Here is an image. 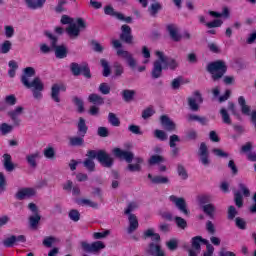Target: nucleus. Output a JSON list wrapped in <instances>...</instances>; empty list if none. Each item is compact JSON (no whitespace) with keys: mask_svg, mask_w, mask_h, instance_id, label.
<instances>
[{"mask_svg":"<svg viewBox=\"0 0 256 256\" xmlns=\"http://www.w3.org/2000/svg\"><path fill=\"white\" fill-rule=\"evenodd\" d=\"M135 164H129L127 169L131 173L139 172L141 171V164H143V158L136 157L134 158Z\"/></svg>","mask_w":256,"mask_h":256,"instance_id":"28","label":"nucleus"},{"mask_svg":"<svg viewBox=\"0 0 256 256\" xmlns=\"http://www.w3.org/2000/svg\"><path fill=\"white\" fill-rule=\"evenodd\" d=\"M22 81L26 89H32L34 99H36L37 101H41V99H43L42 91L45 89V86L43 85V82H41L40 77L34 78L32 82H29V80L24 77Z\"/></svg>","mask_w":256,"mask_h":256,"instance_id":"4","label":"nucleus"},{"mask_svg":"<svg viewBox=\"0 0 256 256\" xmlns=\"http://www.w3.org/2000/svg\"><path fill=\"white\" fill-rule=\"evenodd\" d=\"M234 202L239 208L243 207V195H241V192L237 191L234 193Z\"/></svg>","mask_w":256,"mask_h":256,"instance_id":"56","label":"nucleus"},{"mask_svg":"<svg viewBox=\"0 0 256 256\" xmlns=\"http://www.w3.org/2000/svg\"><path fill=\"white\" fill-rule=\"evenodd\" d=\"M47 2V0H25V3L28 7V9H41L45 3Z\"/></svg>","mask_w":256,"mask_h":256,"instance_id":"24","label":"nucleus"},{"mask_svg":"<svg viewBox=\"0 0 256 256\" xmlns=\"http://www.w3.org/2000/svg\"><path fill=\"white\" fill-rule=\"evenodd\" d=\"M11 47H13L11 41L5 40L0 47V53H2L3 55H7V53L11 51Z\"/></svg>","mask_w":256,"mask_h":256,"instance_id":"44","label":"nucleus"},{"mask_svg":"<svg viewBox=\"0 0 256 256\" xmlns=\"http://www.w3.org/2000/svg\"><path fill=\"white\" fill-rule=\"evenodd\" d=\"M40 51L44 55H47V54L51 53V51H53V44L50 43V46L47 45L46 43L40 44Z\"/></svg>","mask_w":256,"mask_h":256,"instance_id":"60","label":"nucleus"},{"mask_svg":"<svg viewBox=\"0 0 256 256\" xmlns=\"http://www.w3.org/2000/svg\"><path fill=\"white\" fill-rule=\"evenodd\" d=\"M155 55L160 59L161 63L165 65L168 69H171V71H175L179 67V63H177V60L174 58H169L165 56V54L161 51H156Z\"/></svg>","mask_w":256,"mask_h":256,"instance_id":"11","label":"nucleus"},{"mask_svg":"<svg viewBox=\"0 0 256 256\" xmlns=\"http://www.w3.org/2000/svg\"><path fill=\"white\" fill-rule=\"evenodd\" d=\"M35 193L36 192L34 188H22L18 190V192L15 194V197L18 199V201H23V199L34 197Z\"/></svg>","mask_w":256,"mask_h":256,"instance_id":"15","label":"nucleus"},{"mask_svg":"<svg viewBox=\"0 0 256 256\" xmlns=\"http://www.w3.org/2000/svg\"><path fill=\"white\" fill-rule=\"evenodd\" d=\"M77 128H78V135H80L81 137H85V135H87V131H89V127L87 126V123L85 122L83 117L79 118Z\"/></svg>","mask_w":256,"mask_h":256,"instance_id":"26","label":"nucleus"},{"mask_svg":"<svg viewBox=\"0 0 256 256\" xmlns=\"http://www.w3.org/2000/svg\"><path fill=\"white\" fill-rule=\"evenodd\" d=\"M44 157H46V159H55V148L54 147L45 148Z\"/></svg>","mask_w":256,"mask_h":256,"instance_id":"57","label":"nucleus"},{"mask_svg":"<svg viewBox=\"0 0 256 256\" xmlns=\"http://www.w3.org/2000/svg\"><path fill=\"white\" fill-rule=\"evenodd\" d=\"M221 25H223V20H221V19H214L213 21L206 23V27H208V29H214L215 27H221Z\"/></svg>","mask_w":256,"mask_h":256,"instance_id":"59","label":"nucleus"},{"mask_svg":"<svg viewBox=\"0 0 256 256\" xmlns=\"http://www.w3.org/2000/svg\"><path fill=\"white\" fill-rule=\"evenodd\" d=\"M44 35L45 37H47L48 41L52 43V49L55 53V57L57 59H65V57H67V54L69 53L67 46H65L64 44L57 45V43H59V38L50 31H45Z\"/></svg>","mask_w":256,"mask_h":256,"instance_id":"2","label":"nucleus"},{"mask_svg":"<svg viewBox=\"0 0 256 256\" xmlns=\"http://www.w3.org/2000/svg\"><path fill=\"white\" fill-rule=\"evenodd\" d=\"M143 237L144 239L151 238V241H154L155 243H159V241H161V235H159V233H155V229L153 228L144 231Z\"/></svg>","mask_w":256,"mask_h":256,"instance_id":"22","label":"nucleus"},{"mask_svg":"<svg viewBox=\"0 0 256 256\" xmlns=\"http://www.w3.org/2000/svg\"><path fill=\"white\" fill-rule=\"evenodd\" d=\"M83 166L85 167V169H87V171H89L90 173H93V171H95V161H93L92 159H88L86 158L83 162Z\"/></svg>","mask_w":256,"mask_h":256,"instance_id":"53","label":"nucleus"},{"mask_svg":"<svg viewBox=\"0 0 256 256\" xmlns=\"http://www.w3.org/2000/svg\"><path fill=\"white\" fill-rule=\"evenodd\" d=\"M148 255L151 256H165V251L161 248V245L151 242L147 249Z\"/></svg>","mask_w":256,"mask_h":256,"instance_id":"17","label":"nucleus"},{"mask_svg":"<svg viewBox=\"0 0 256 256\" xmlns=\"http://www.w3.org/2000/svg\"><path fill=\"white\" fill-rule=\"evenodd\" d=\"M0 131L2 135H7L8 133H11L13 131V126L7 124V123H2L0 125Z\"/></svg>","mask_w":256,"mask_h":256,"instance_id":"61","label":"nucleus"},{"mask_svg":"<svg viewBox=\"0 0 256 256\" xmlns=\"http://www.w3.org/2000/svg\"><path fill=\"white\" fill-rule=\"evenodd\" d=\"M208 242H209V240L204 239L201 236H195L191 240L192 249H194L195 251H197L199 253V251H201V243L203 245H207Z\"/></svg>","mask_w":256,"mask_h":256,"instance_id":"21","label":"nucleus"},{"mask_svg":"<svg viewBox=\"0 0 256 256\" xmlns=\"http://www.w3.org/2000/svg\"><path fill=\"white\" fill-rule=\"evenodd\" d=\"M121 31L120 41H122V43H126L127 45H131L133 43L131 26L124 24L121 26Z\"/></svg>","mask_w":256,"mask_h":256,"instance_id":"12","label":"nucleus"},{"mask_svg":"<svg viewBox=\"0 0 256 256\" xmlns=\"http://www.w3.org/2000/svg\"><path fill=\"white\" fill-rule=\"evenodd\" d=\"M238 105H240L243 115H247V116L251 115V107L247 105V101L245 100V97L240 96L238 98Z\"/></svg>","mask_w":256,"mask_h":256,"instance_id":"27","label":"nucleus"},{"mask_svg":"<svg viewBox=\"0 0 256 256\" xmlns=\"http://www.w3.org/2000/svg\"><path fill=\"white\" fill-rule=\"evenodd\" d=\"M101 66L103 67V77H109L111 75V66L105 59L100 60Z\"/></svg>","mask_w":256,"mask_h":256,"instance_id":"43","label":"nucleus"},{"mask_svg":"<svg viewBox=\"0 0 256 256\" xmlns=\"http://www.w3.org/2000/svg\"><path fill=\"white\" fill-rule=\"evenodd\" d=\"M177 173L181 179L186 181V179H189V174L187 173V170L185 169V166L183 164H178L177 166Z\"/></svg>","mask_w":256,"mask_h":256,"instance_id":"49","label":"nucleus"},{"mask_svg":"<svg viewBox=\"0 0 256 256\" xmlns=\"http://www.w3.org/2000/svg\"><path fill=\"white\" fill-rule=\"evenodd\" d=\"M23 111V106H17L14 110L8 112V116L12 119L14 125H20L21 120L19 119V115H21Z\"/></svg>","mask_w":256,"mask_h":256,"instance_id":"18","label":"nucleus"},{"mask_svg":"<svg viewBox=\"0 0 256 256\" xmlns=\"http://www.w3.org/2000/svg\"><path fill=\"white\" fill-rule=\"evenodd\" d=\"M207 71L210 73L213 81H219V79H223L225 73H227V64H225L223 60L210 62L207 65Z\"/></svg>","mask_w":256,"mask_h":256,"instance_id":"1","label":"nucleus"},{"mask_svg":"<svg viewBox=\"0 0 256 256\" xmlns=\"http://www.w3.org/2000/svg\"><path fill=\"white\" fill-rule=\"evenodd\" d=\"M161 61L156 60L154 62V66L152 69V79H159L161 75L163 74V66L161 65Z\"/></svg>","mask_w":256,"mask_h":256,"instance_id":"23","label":"nucleus"},{"mask_svg":"<svg viewBox=\"0 0 256 256\" xmlns=\"http://www.w3.org/2000/svg\"><path fill=\"white\" fill-rule=\"evenodd\" d=\"M188 121L191 123L192 121H197L198 123H200V125L205 126V125H209V118L205 117V116H199V115H195V114H189L188 115Z\"/></svg>","mask_w":256,"mask_h":256,"instance_id":"25","label":"nucleus"},{"mask_svg":"<svg viewBox=\"0 0 256 256\" xmlns=\"http://www.w3.org/2000/svg\"><path fill=\"white\" fill-rule=\"evenodd\" d=\"M199 162L204 167H209L211 165V156L209 154V148L205 142H201L198 149Z\"/></svg>","mask_w":256,"mask_h":256,"instance_id":"8","label":"nucleus"},{"mask_svg":"<svg viewBox=\"0 0 256 256\" xmlns=\"http://www.w3.org/2000/svg\"><path fill=\"white\" fill-rule=\"evenodd\" d=\"M77 24H70L66 28V33L69 35L70 39H77L81 34V29H87V22L83 18L76 19Z\"/></svg>","mask_w":256,"mask_h":256,"instance_id":"6","label":"nucleus"},{"mask_svg":"<svg viewBox=\"0 0 256 256\" xmlns=\"http://www.w3.org/2000/svg\"><path fill=\"white\" fill-rule=\"evenodd\" d=\"M237 208H235V206H229L228 207V219L230 221H233V219H235V217H237Z\"/></svg>","mask_w":256,"mask_h":256,"instance_id":"64","label":"nucleus"},{"mask_svg":"<svg viewBox=\"0 0 256 256\" xmlns=\"http://www.w3.org/2000/svg\"><path fill=\"white\" fill-rule=\"evenodd\" d=\"M166 247L169 251H177L179 247V241L175 238H172L166 242Z\"/></svg>","mask_w":256,"mask_h":256,"instance_id":"48","label":"nucleus"},{"mask_svg":"<svg viewBox=\"0 0 256 256\" xmlns=\"http://www.w3.org/2000/svg\"><path fill=\"white\" fill-rule=\"evenodd\" d=\"M68 217L71 221H74V223H77L81 219V213H79V210L72 209L68 213Z\"/></svg>","mask_w":256,"mask_h":256,"instance_id":"45","label":"nucleus"},{"mask_svg":"<svg viewBox=\"0 0 256 256\" xmlns=\"http://www.w3.org/2000/svg\"><path fill=\"white\" fill-rule=\"evenodd\" d=\"M77 203L81 205V207H92V209H97V207H99V204H97L96 202L85 198L78 200Z\"/></svg>","mask_w":256,"mask_h":256,"instance_id":"37","label":"nucleus"},{"mask_svg":"<svg viewBox=\"0 0 256 256\" xmlns=\"http://www.w3.org/2000/svg\"><path fill=\"white\" fill-rule=\"evenodd\" d=\"M137 203L136 202H130L127 205V208L124 210V215H128V217H131L133 215V211L137 209Z\"/></svg>","mask_w":256,"mask_h":256,"instance_id":"54","label":"nucleus"},{"mask_svg":"<svg viewBox=\"0 0 256 256\" xmlns=\"http://www.w3.org/2000/svg\"><path fill=\"white\" fill-rule=\"evenodd\" d=\"M148 179H150L153 185H167L169 183V178L167 176L148 174Z\"/></svg>","mask_w":256,"mask_h":256,"instance_id":"19","label":"nucleus"},{"mask_svg":"<svg viewBox=\"0 0 256 256\" xmlns=\"http://www.w3.org/2000/svg\"><path fill=\"white\" fill-rule=\"evenodd\" d=\"M166 31L172 41L175 43H179L183 36L179 33V27L176 24H168L166 25Z\"/></svg>","mask_w":256,"mask_h":256,"instance_id":"14","label":"nucleus"},{"mask_svg":"<svg viewBox=\"0 0 256 256\" xmlns=\"http://www.w3.org/2000/svg\"><path fill=\"white\" fill-rule=\"evenodd\" d=\"M201 209L203 213H205V215L210 217V219H213V217H215L216 208L214 204L210 203V204L203 205Z\"/></svg>","mask_w":256,"mask_h":256,"instance_id":"32","label":"nucleus"},{"mask_svg":"<svg viewBox=\"0 0 256 256\" xmlns=\"http://www.w3.org/2000/svg\"><path fill=\"white\" fill-rule=\"evenodd\" d=\"M88 101L93 105H104L105 103V100L103 99V97L95 93H92L88 96Z\"/></svg>","mask_w":256,"mask_h":256,"instance_id":"35","label":"nucleus"},{"mask_svg":"<svg viewBox=\"0 0 256 256\" xmlns=\"http://www.w3.org/2000/svg\"><path fill=\"white\" fill-rule=\"evenodd\" d=\"M135 93V90L125 89L122 91V98L126 103H129V101H133L135 98Z\"/></svg>","mask_w":256,"mask_h":256,"instance_id":"36","label":"nucleus"},{"mask_svg":"<svg viewBox=\"0 0 256 256\" xmlns=\"http://www.w3.org/2000/svg\"><path fill=\"white\" fill-rule=\"evenodd\" d=\"M85 139L83 136H73L69 138L70 147H82L84 145Z\"/></svg>","mask_w":256,"mask_h":256,"instance_id":"30","label":"nucleus"},{"mask_svg":"<svg viewBox=\"0 0 256 256\" xmlns=\"http://www.w3.org/2000/svg\"><path fill=\"white\" fill-rule=\"evenodd\" d=\"M39 221H41V215L39 214H35L29 217V223L32 229H37V226L39 225Z\"/></svg>","mask_w":256,"mask_h":256,"instance_id":"51","label":"nucleus"},{"mask_svg":"<svg viewBox=\"0 0 256 256\" xmlns=\"http://www.w3.org/2000/svg\"><path fill=\"white\" fill-rule=\"evenodd\" d=\"M160 124L166 131L171 132L177 129V125L175 124V122H173V120H171V118H169V116L167 115L160 116Z\"/></svg>","mask_w":256,"mask_h":256,"instance_id":"16","label":"nucleus"},{"mask_svg":"<svg viewBox=\"0 0 256 256\" xmlns=\"http://www.w3.org/2000/svg\"><path fill=\"white\" fill-rule=\"evenodd\" d=\"M38 157H39V152L26 156V161L30 165V167H33V168L37 167Z\"/></svg>","mask_w":256,"mask_h":256,"instance_id":"38","label":"nucleus"},{"mask_svg":"<svg viewBox=\"0 0 256 256\" xmlns=\"http://www.w3.org/2000/svg\"><path fill=\"white\" fill-rule=\"evenodd\" d=\"M128 221L129 227L127 229V233L131 235V233L139 229V220L137 219V216H135V214H130V216H128Z\"/></svg>","mask_w":256,"mask_h":256,"instance_id":"20","label":"nucleus"},{"mask_svg":"<svg viewBox=\"0 0 256 256\" xmlns=\"http://www.w3.org/2000/svg\"><path fill=\"white\" fill-rule=\"evenodd\" d=\"M174 223L177 225L178 229H187V220L181 216L174 217Z\"/></svg>","mask_w":256,"mask_h":256,"instance_id":"46","label":"nucleus"},{"mask_svg":"<svg viewBox=\"0 0 256 256\" xmlns=\"http://www.w3.org/2000/svg\"><path fill=\"white\" fill-rule=\"evenodd\" d=\"M188 105L191 111H199V104L197 103V100L195 98H188Z\"/></svg>","mask_w":256,"mask_h":256,"instance_id":"62","label":"nucleus"},{"mask_svg":"<svg viewBox=\"0 0 256 256\" xmlns=\"http://www.w3.org/2000/svg\"><path fill=\"white\" fill-rule=\"evenodd\" d=\"M108 122L112 127H119L121 125V121L117 118V115L113 112L108 114Z\"/></svg>","mask_w":256,"mask_h":256,"instance_id":"39","label":"nucleus"},{"mask_svg":"<svg viewBox=\"0 0 256 256\" xmlns=\"http://www.w3.org/2000/svg\"><path fill=\"white\" fill-rule=\"evenodd\" d=\"M161 9H163L161 4H159V2H156V3L151 4L148 11H149L151 17H155L157 15V13H159V11H161Z\"/></svg>","mask_w":256,"mask_h":256,"instance_id":"40","label":"nucleus"},{"mask_svg":"<svg viewBox=\"0 0 256 256\" xmlns=\"http://www.w3.org/2000/svg\"><path fill=\"white\" fill-rule=\"evenodd\" d=\"M72 101H73L74 105H76V107H78V113H83V111H85V105L81 98L74 96Z\"/></svg>","mask_w":256,"mask_h":256,"instance_id":"50","label":"nucleus"},{"mask_svg":"<svg viewBox=\"0 0 256 256\" xmlns=\"http://www.w3.org/2000/svg\"><path fill=\"white\" fill-rule=\"evenodd\" d=\"M198 205L203 207V205H209L213 201V196L211 194H201L197 197Z\"/></svg>","mask_w":256,"mask_h":256,"instance_id":"31","label":"nucleus"},{"mask_svg":"<svg viewBox=\"0 0 256 256\" xmlns=\"http://www.w3.org/2000/svg\"><path fill=\"white\" fill-rule=\"evenodd\" d=\"M165 161V158L161 155H152L148 160V165H157L159 163H163Z\"/></svg>","mask_w":256,"mask_h":256,"instance_id":"47","label":"nucleus"},{"mask_svg":"<svg viewBox=\"0 0 256 256\" xmlns=\"http://www.w3.org/2000/svg\"><path fill=\"white\" fill-rule=\"evenodd\" d=\"M104 13L110 17H116V19H123V14L121 12L115 11V8H113L111 5L104 7Z\"/></svg>","mask_w":256,"mask_h":256,"instance_id":"29","label":"nucleus"},{"mask_svg":"<svg viewBox=\"0 0 256 256\" xmlns=\"http://www.w3.org/2000/svg\"><path fill=\"white\" fill-rule=\"evenodd\" d=\"M81 247L85 253H99L101 249H105V243L102 241H95L91 244L87 242H81Z\"/></svg>","mask_w":256,"mask_h":256,"instance_id":"10","label":"nucleus"},{"mask_svg":"<svg viewBox=\"0 0 256 256\" xmlns=\"http://www.w3.org/2000/svg\"><path fill=\"white\" fill-rule=\"evenodd\" d=\"M112 45L114 49H118L116 52L118 57H123V59H126L130 69H135V67H137V61L135 60V58H133V55L129 53V51L121 49V47H123L121 41L113 40Z\"/></svg>","mask_w":256,"mask_h":256,"instance_id":"5","label":"nucleus"},{"mask_svg":"<svg viewBox=\"0 0 256 256\" xmlns=\"http://www.w3.org/2000/svg\"><path fill=\"white\" fill-rule=\"evenodd\" d=\"M98 91L102 94V95H109V93H111V86H109V84L103 82L99 85Z\"/></svg>","mask_w":256,"mask_h":256,"instance_id":"55","label":"nucleus"},{"mask_svg":"<svg viewBox=\"0 0 256 256\" xmlns=\"http://www.w3.org/2000/svg\"><path fill=\"white\" fill-rule=\"evenodd\" d=\"M220 115H221L222 121H223V123H225V125H231V116H229V112H227V109L222 108L220 110Z\"/></svg>","mask_w":256,"mask_h":256,"instance_id":"52","label":"nucleus"},{"mask_svg":"<svg viewBox=\"0 0 256 256\" xmlns=\"http://www.w3.org/2000/svg\"><path fill=\"white\" fill-rule=\"evenodd\" d=\"M169 200L172 203H174V205L178 208L180 213H182L186 217H189V215H191V211H189V208H187V201H185V198L183 197L178 198L175 195H171L169 197Z\"/></svg>","mask_w":256,"mask_h":256,"instance_id":"9","label":"nucleus"},{"mask_svg":"<svg viewBox=\"0 0 256 256\" xmlns=\"http://www.w3.org/2000/svg\"><path fill=\"white\" fill-rule=\"evenodd\" d=\"M113 154L118 159H124L126 163H133V159H135V155L131 151L122 150L121 148H114Z\"/></svg>","mask_w":256,"mask_h":256,"instance_id":"13","label":"nucleus"},{"mask_svg":"<svg viewBox=\"0 0 256 256\" xmlns=\"http://www.w3.org/2000/svg\"><path fill=\"white\" fill-rule=\"evenodd\" d=\"M4 247L11 248L17 245V236L12 235L3 241Z\"/></svg>","mask_w":256,"mask_h":256,"instance_id":"41","label":"nucleus"},{"mask_svg":"<svg viewBox=\"0 0 256 256\" xmlns=\"http://www.w3.org/2000/svg\"><path fill=\"white\" fill-rule=\"evenodd\" d=\"M59 93H61V88H59V84L52 85L51 99L52 101H55V103H61V98L59 97Z\"/></svg>","mask_w":256,"mask_h":256,"instance_id":"33","label":"nucleus"},{"mask_svg":"<svg viewBox=\"0 0 256 256\" xmlns=\"http://www.w3.org/2000/svg\"><path fill=\"white\" fill-rule=\"evenodd\" d=\"M3 159H4V168L6 169V171H8L9 173H11V171H14L15 164H13V162L11 161V154H4Z\"/></svg>","mask_w":256,"mask_h":256,"instance_id":"34","label":"nucleus"},{"mask_svg":"<svg viewBox=\"0 0 256 256\" xmlns=\"http://www.w3.org/2000/svg\"><path fill=\"white\" fill-rule=\"evenodd\" d=\"M26 78V81H29V77H35V68L33 67H26L24 69V75L21 77V83L23 85V78Z\"/></svg>","mask_w":256,"mask_h":256,"instance_id":"42","label":"nucleus"},{"mask_svg":"<svg viewBox=\"0 0 256 256\" xmlns=\"http://www.w3.org/2000/svg\"><path fill=\"white\" fill-rule=\"evenodd\" d=\"M70 71L74 77H79L83 75L86 79H91V68L88 65H79L77 62H72L70 64Z\"/></svg>","mask_w":256,"mask_h":256,"instance_id":"7","label":"nucleus"},{"mask_svg":"<svg viewBox=\"0 0 256 256\" xmlns=\"http://www.w3.org/2000/svg\"><path fill=\"white\" fill-rule=\"evenodd\" d=\"M155 115V110L153 107H148L142 112V119H149V117H153Z\"/></svg>","mask_w":256,"mask_h":256,"instance_id":"63","label":"nucleus"},{"mask_svg":"<svg viewBox=\"0 0 256 256\" xmlns=\"http://www.w3.org/2000/svg\"><path fill=\"white\" fill-rule=\"evenodd\" d=\"M154 137L160 141H167V133L163 130L156 129L154 131Z\"/></svg>","mask_w":256,"mask_h":256,"instance_id":"58","label":"nucleus"},{"mask_svg":"<svg viewBox=\"0 0 256 256\" xmlns=\"http://www.w3.org/2000/svg\"><path fill=\"white\" fill-rule=\"evenodd\" d=\"M86 157H88L87 159H91L92 161L93 159H97V161H99L103 167H113L114 160L111 155H109V153H107V151L105 150H88Z\"/></svg>","mask_w":256,"mask_h":256,"instance_id":"3","label":"nucleus"}]
</instances>
